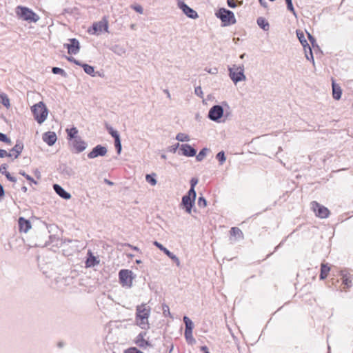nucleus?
<instances>
[{"mask_svg": "<svg viewBox=\"0 0 353 353\" xmlns=\"http://www.w3.org/2000/svg\"><path fill=\"white\" fill-rule=\"evenodd\" d=\"M8 157V153L5 150L0 149V158Z\"/></svg>", "mask_w": 353, "mask_h": 353, "instance_id": "obj_51", "label": "nucleus"}, {"mask_svg": "<svg viewBox=\"0 0 353 353\" xmlns=\"http://www.w3.org/2000/svg\"><path fill=\"white\" fill-rule=\"evenodd\" d=\"M229 71L230 77L235 83L245 79V76L244 75L243 73L244 68L243 66H238L234 65L232 68L229 69Z\"/></svg>", "mask_w": 353, "mask_h": 353, "instance_id": "obj_5", "label": "nucleus"}, {"mask_svg": "<svg viewBox=\"0 0 353 353\" xmlns=\"http://www.w3.org/2000/svg\"><path fill=\"white\" fill-rule=\"evenodd\" d=\"M132 8H133L136 12H139V13H141V14H142V13H143V8H142L141 6H139V5L134 6H133V7H132Z\"/></svg>", "mask_w": 353, "mask_h": 353, "instance_id": "obj_49", "label": "nucleus"}, {"mask_svg": "<svg viewBox=\"0 0 353 353\" xmlns=\"http://www.w3.org/2000/svg\"><path fill=\"white\" fill-rule=\"evenodd\" d=\"M257 23L262 29L265 30H267L269 28L268 22L263 17L258 18Z\"/></svg>", "mask_w": 353, "mask_h": 353, "instance_id": "obj_32", "label": "nucleus"}, {"mask_svg": "<svg viewBox=\"0 0 353 353\" xmlns=\"http://www.w3.org/2000/svg\"><path fill=\"white\" fill-rule=\"evenodd\" d=\"M123 353H143L135 347H130L124 350Z\"/></svg>", "mask_w": 353, "mask_h": 353, "instance_id": "obj_38", "label": "nucleus"}, {"mask_svg": "<svg viewBox=\"0 0 353 353\" xmlns=\"http://www.w3.org/2000/svg\"><path fill=\"white\" fill-rule=\"evenodd\" d=\"M176 139L179 141H188L190 140L188 135L183 133H179Z\"/></svg>", "mask_w": 353, "mask_h": 353, "instance_id": "obj_37", "label": "nucleus"}, {"mask_svg": "<svg viewBox=\"0 0 353 353\" xmlns=\"http://www.w3.org/2000/svg\"><path fill=\"white\" fill-rule=\"evenodd\" d=\"M288 10H290L294 15L296 14L292 0H285Z\"/></svg>", "mask_w": 353, "mask_h": 353, "instance_id": "obj_44", "label": "nucleus"}, {"mask_svg": "<svg viewBox=\"0 0 353 353\" xmlns=\"http://www.w3.org/2000/svg\"><path fill=\"white\" fill-rule=\"evenodd\" d=\"M32 112L39 123L44 121V105L42 101L32 107Z\"/></svg>", "mask_w": 353, "mask_h": 353, "instance_id": "obj_9", "label": "nucleus"}, {"mask_svg": "<svg viewBox=\"0 0 353 353\" xmlns=\"http://www.w3.org/2000/svg\"><path fill=\"white\" fill-rule=\"evenodd\" d=\"M45 117H47V113H46V112Z\"/></svg>", "mask_w": 353, "mask_h": 353, "instance_id": "obj_59", "label": "nucleus"}, {"mask_svg": "<svg viewBox=\"0 0 353 353\" xmlns=\"http://www.w3.org/2000/svg\"><path fill=\"white\" fill-rule=\"evenodd\" d=\"M197 183H198V179L196 178H192L190 181L191 188L188 192H189V194L192 195V197H194V198L196 197V192L194 190V187L197 184Z\"/></svg>", "mask_w": 353, "mask_h": 353, "instance_id": "obj_31", "label": "nucleus"}, {"mask_svg": "<svg viewBox=\"0 0 353 353\" xmlns=\"http://www.w3.org/2000/svg\"><path fill=\"white\" fill-rule=\"evenodd\" d=\"M183 11L185 14L192 19L197 17V13L196 11L188 7L187 5L183 4L182 6Z\"/></svg>", "mask_w": 353, "mask_h": 353, "instance_id": "obj_26", "label": "nucleus"}, {"mask_svg": "<svg viewBox=\"0 0 353 353\" xmlns=\"http://www.w3.org/2000/svg\"><path fill=\"white\" fill-rule=\"evenodd\" d=\"M7 168H8V165L6 164H3L2 165L1 167H0V172L3 174H5V172H8L7 171Z\"/></svg>", "mask_w": 353, "mask_h": 353, "instance_id": "obj_50", "label": "nucleus"}, {"mask_svg": "<svg viewBox=\"0 0 353 353\" xmlns=\"http://www.w3.org/2000/svg\"><path fill=\"white\" fill-rule=\"evenodd\" d=\"M114 143H115V147L117 149L118 153H120L121 150V145L120 139L115 140Z\"/></svg>", "mask_w": 353, "mask_h": 353, "instance_id": "obj_48", "label": "nucleus"}, {"mask_svg": "<svg viewBox=\"0 0 353 353\" xmlns=\"http://www.w3.org/2000/svg\"><path fill=\"white\" fill-rule=\"evenodd\" d=\"M146 336V332L139 333L134 339V343L141 348H146L147 347L152 346L149 341L145 339Z\"/></svg>", "mask_w": 353, "mask_h": 353, "instance_id": "obj_10", "label": "nucleus"}, {"mask_svg": "<svg viewBox=\"0 0 353 353\" xmlns=\"http://www.w3.org/2000/svg\"><path fill=\"white\" fill-rule=\"evenodd\" d=\"M15 12L19 19L28 23H35L40 19L31 9L22 6H18L15 8Z\"/></svg>", "mask_w": 353, "mask_h": 353, "instance_id": "obj_2", "label": "nucleus"}, {"mask_svg": "<svg viewBox=\"0 0 353 353\" xmlns=\"http://www.w3.org/2000/svg\"><path fill=\"white\" fill-rule=\"evenodd\" d=\"M332 97L336 100H339L341 97L342 90L339 85L336 84L334 82V79H332Z\"/></svg>", "mask_w": 353, "mask_h": 353, "instance_id": "obj_19", "label": "nucleus"}, {"mask_svg": "<svg viewBox=\"0 0 353 353\" xmlns=\"http://www.w3.org/2000/svg\"><path fill=\"white\" fill-rule=\"evenodd\" d=\"M120 283L123 287L130 288L132 285V272L129 270H121L119 272Z\"/></svg>", "mask_w": 353, "mask_h": 353, "instance_id": "obj_7", "label": "nucleus"}, {"mask_svg": "<svg viewBox=\"0 0 353 353\" xmlns=\"http://www.w3.org/2000/svg\"><path fill=\"white\" fill-rule=\"evenodd\" d=\"M197 203H198L199 207H200V208H205L207 206V201L202 196H200L199 198Z\"/></svg>", "mask_w": 353, "mask_h": 353, "instance_id": "obj_41", "label": "nucleus"}, {"mask_svg": "<svg viewBox=\"0 0 353 353\" xmlns=\"http://www.w3.org/2000/svg\"><path fill=\"white\" fill-rule=\"evenodd\" d=\"M0 141L5 142L6 143H10V139L7 137V136L1 132H0Z\"/></svg>", "mask_w": 353, "mask_h": 353, "instance_id": "obj_43", "label": "nucleus"}, {"mask_svg": "<svg viewBox=\"0 0 353 353\" xmlns=\"http://www.w3.org/2000/svg\"><path fill=\"white\" fill-rule=\"evenodd\" d=\"M201 350L203 351L204 353H210L208 348L206 346H201Z\"/></svg>", "mask_w": 353, "mask_h": 353, "instance_id": "obj_52", "label": "nucleus"}, {"mask_svg": "<svg viewBox=\"0 0 353 353\" xmlns=\"http://www.w3.org/2000/svg\"><path fill=\"white\" fill-rule=\"evenodd\" d=\"M183 321L185 325V330H192L194 328V324L192 322V321L188 317L184 316L183 317Z\"/></svg>", "mask_w": 353, "mask_h": 353, "instance_id": "obj_33", "label": "nucleus"}, {"mask_svg": "<svg viewBox=\"0 0 353 353\" xmlns=\"http://www.w3.org/2000/svg\"><path fill=\"white\" fill-rule=\"evenodd\" d=\"M223 114V108L220 105L213 106L209 111V118L213 121H217Z\"/></svg>", "mask_w": 353, "mask_h": 353, "instance_id": "obj_11", "label": "nucleus"}, {"mask_svg": "<svg viewBox=\"0 0 353 353\" xmlns=\"http://www.w3.org/2000/svg\"><path fill=\"white\" fill-rule=\"evenodd\" d=\"M3 195V189L2 185L0 184V197Z\"/></svg>", "mask_w": 353, "mask_h": 353, "instance_id": "obj_53", "label": "nucleus"}, {"mask_svg": "<svg viewBox=\"0 0 353 353\" xmlns=\"http://www.w3.org/2000/svg\"><path fill=\"white\" fill-rule=\"evenodd\" d=\"M216 16L221 19L224 26H230L236 23L234 13L225 8H220L216 13Z\"/></svg>", "mask_w": 353, "mask_h": 353, "instance_id": "obj_3", "label": "nucleus"}, {"mask_svg": "<svg viewBox=\"0 0 353 353\" xmlns=\"http://www.w3.org/2000/svg\"><path fill=\"white\" fill-rule=\"evenodd\" d=\"M230 234L233 236L238 237V238H243V234L242 231L236 227H233L230 230Z\"/></svg>", "mask_w": 353, "mask_h": 353, "instance_id": "obj_30", "label": "nucleus"}, {"mask_svg": "<svg viewBox=\"0 0 353 353\" xmlns=\"http://www.w3.org/2000/svg\"><path fill=\"white\" fill-rule=\"evenodd\" d=\"M64 46L68 49L69 54H76L79 52L80 49L79 42L76 39H70V43H66Z\"/></svg>", "mask_w": 353, "mask_h": 353, "instance_id": "obj_12", "label": "nucleus"}, {"mask_svg": "<svg viewBox=\"0 0 353 353\" xmlns=\"http://www.w3.org/2000/svg\"><path fill=\"white\" fill-rule=\"evenodd\" d=\"M23 150V145L21 144H16L14 148L9 152L8 157L17 158L21 154Z\"/></svg>", "mask_w": 353, "mask_h": 353, "instance_id": "obj_23", "label": "nucleus"}, {"mask_svg": "<svg viewBox=\"0 0 353 353\" xmlns=\"http://www.w3.org/2000/svg\"><path fill=\"white\" fill-rule=\"evenodd\" d=\"M163 312H168V310H165V309H163Z\"/></svg>", "mask_w": 353, "mask_h": 353, "instance_id": "obj_57", "label": "nucleus"}, {"mask_svg": "<svg viewBox=\"0 0 353 353\" xmlns=\"http://www.w3.org/2000/svg\"><path fill=\"white\" fill-rule=\"evenodd\" d=\"M340 276L342 281L340 286V290L341 292H347L352 285V275L347 270H341L340 272Z\"/></svg>", "mask_w": 353, "mask_h": 353, "instance_id": "obj_8", "label": "nucleus"}, {"mask_svg": "<svg viewBox=\"0 0 353 353\" xmlns=\"http://www.w3.org/2000/svg\"><path fill=\"white\" fill-rule=\"evenodd\" d=\"M21 174H22L23 176H24L26 179L29 181V183L30 185H32V183L37 185V182L34 180L31 176H30L29 175L26 174L25 172H20Z\"/></svg>", "mask_w": 353, "mask_h": 353, "instance_id": "obj_42", "label": "nucleus"}, {"mask_svg": "<svg viewBox=\"0 0 353 353\" xmlns=\"http://www.w3.org/2000/svg\"><path fill=\"white\" fill-rule=\"evenodd\" d=\"M109 132L114 138V141L120 139L118 132L114 130L112 128H110Z\"/></svg>", "mask_w": 353, "mask_h": 353, "instance_id": "obj_46", "label": "nucleus"}, {"mask_svg": "<svg viewBox=\"0 0 353 353\" xmlns=\"http://www.w3.org/2000/svg\"><path fill=\"white\" fill-rule=\"evenodd\" d=\"M107 150L105 147L98 145L88 154V157L90 159H94L98 156H104Z\"/></svg>", "mask_w": 353, "mask_h": 353, "instance_id": "obj_14", "label": "nucleus"}, {"mask_svg": "<svg viewBox=\"0 0 353 353\" xmlns=\"http://www.w3.org/2000/svg\"><path fill=\"white\" fill-rule=\"evenodd\" d=\"M4 175L6 176V178L9 181H10L12 182H16L17 181V179L15 177L12 176L9 172H5V174Z\"/></svg>", "mask_w": 353, "mask_h": 353, "instance_id": "obj_47", "label": "nucleus"}, {"mask_svg": "<svg viewBox=\"0 0 353 353\" xmlns=\"http://www.w3.org/2000/svg\"><path fill=\"white\" fill-rule=\"evenodd\" d=\"M89 257L88 258L85 264L87 267L94 266L95 265L99 264V261L97 259V258L92 254V253L89 251L88 252Z\"/></svg>", "mask_w": 353, "mask_h": 353, "instance_id": "obj_27", "label": "nucleus"}, {"mask_svg": "<svg viewBox=\"0 0 353 353\" xmlns=\"http://www.w3.org/2000/svg\"><path fill=\"white\" fill-rule=\"evenodd\" d=\"M163 312H168V310H165V309H163Z\"/></svg>", "mask_w": 353, "mask_h": 353, "instance_id": "obj_58", "label": "nucleus"}, {"mask_svg": "<svg viewBox=\"0 0 353 353\" xmlns=\"http://www.w3.org/2000/svg\"><path fill=\"white\" fill-rule=\"evenodd\" d=\"M216 159H218V161L220 162L221 164H223L225 161V157L224 152H223V151L219 152L216 154Z\"/></svg>", "mask_w": 353, "mask_h": 353, "instance_id": "obj_39", "label": "nucleus"}, {"mask_svg": "<svg viewBox=\"0 0 353 353\" xmlns=\"http://www.w3.org/2000/svg\"><path fill=\"white\" fill-rule=\"evenodd\" d=\"M330 271V266L327 263H322L321 265V273H320V279L324 280L325 279Z\"/></svg>", "mask_w": 353, "mask_h": 353, "instance_id": "obj_22", "label": "nucleus"}, {"mask_svg": "<svg viewBox=\"0 0 353 353\" xmlns=\"http://www.w3.org/2000/svg\"><path fill=\"white\" fill-rule=\"evenodd\" d=\"M182 154L186 157H194L196 155V150L188 144H182L180 148Z\"/></svg>", "mask_w": 353, "mask_h": 353, "instance_id": "obj_17", "label": "nucleus"}, {"mask_svg": "<svg viewBox=\"0 0 353 353\" xmlns=\"http://www.w3.org/2000/svg\"><path fill=\"white\" fill-rule=\"evenodd\" d=\"M54 190L57 194L65 199H69L71 197L70 194L65 192L60 185L57 184L54 185Z\"/></svg>", "mask_w": 353, "mask_h": 353, "instance_id": "obj_24", "label": "nucleus"}, {"mask_svg": "<svg viewBox=\"0 0 353 353\" xmlns=\"http://www.w3.org/2000/svg\"><path fill=\"white\" fill-rule=\"evenodd\" d=\"M154 245L157 247L159 250L163 251L168 257L171 259L175 260L179 263L178 258L174 255L172 252H170L167 248H165L162 244L159 243L158 241H154Z\"/></svg>", "mask_w": 353, "mask_h": 353, "instance_id": "obj_21", "label": "nucleus"}, {"mask_svg": "<svg viewBox=\"0 0 353 353\" xmlns=\"http://www.w3.org/2000/svg\"><path fill=\"white\" fill-rule=\"evenodd\" d=\"M260 3L261 5H263L264 6H265V5L263 3V0H259Z\"/></svg>", "mask_w": 353, "mask_h": 353, "instance_id": "obj_56", "label": "nucleus"}, {"mask_svg": "<svg viewBox=\"0 0 353 353\" xmlns=\"http://www.w3.org/2000/svg\"><path fill=\"white\" fill-rule=\"evenodd\" d=\"M296 35H297V37H298L299 41L302 44L305 51H306L307 49H308L309 51L311 52H312L311 48H310L307 40L305 38L303 32L300 30H296Z\"/></svg>", "mask_w": 353, "mask_h": 353, "instance_id": "obj_20", "label": "nucleus"}, {"mask_svg": "<svg viewBox=\"0 0 353 353\" xmlns=\"http://www.w3.org/2000/svg\"><path fill=\"white\" fill-rule=\"evenodd\" d=\"M228 5L230 8H235L238 6H241L243 3V1H238V0H227Z\"/></svg>", "mask_w": 353, "mask_h": 353, "instance_id": "obj_36", "label": "nucleus"}, {"mask_svg": "<svg viewBox=\"0 0 353 353\" xmlns=\"http://www.w3.org/2000/svg\"><path fill=\"white\" fill-rule=\"evenodd\" d=\"M108 20L106 17H104L101 21L95 22L92 25V28L88 30V32L92 34H99L103 31L108 32Z\"/></svg>", "mask_w": 353, "mask_h": 353, "instance_id": "obj_6", "label": "nucleus"}, {"mask_svg": "<svg viewBox=\"0 0 353 353\" xmlns=\"http://www.w3.org/2000/svg\"><path fill=\"white\" fill-rule=\"evenodd\" d=\"M68 60L70 62H73L76 65H81L83 68V70L85 71V72L87 73L88 74L92 75V76L94 75V67H92L88 64H86V63H80L79 61L76 60L73 57H68Z\"/></svg>", "mask_w": 353, "mask_h": 353, "instance_id": "obj_15", "label": "nucleus"}, {"mask_svg": "<svg viewBox=\"0 0 353 353\" xmlns=\"http://www.w3.org/2000/svg\"><path fill=\"white\" fill-rule=\"evenodd\" d=\"M72 147L77 152H81L85 149L86 143L80 138H77L72 141Z\"/></svg>", "mask_w": 353, "mask_h": 353, "instance_id": "obj_18", "label": "nucleus"}, {"mask_svg": "<svg viewBox=\"0 0 353 353\" xmlns=\"http://www.w3.org/2000/svg\"><path fill=\"white\" fill-rule=\"evenodd\" d=\"M52 72L54 74H59L61 75H64L65 74L63 69L57 67L52 68Z\"/></svg>", "mask_w": 353, "mask_h": 353, "instance_id": "obj_45", "label": "nucleus"}, {"mask_svg": "<svg viewBox=\"0 0 353 353\" xmlns=\"http://www.w3.org/2000/svg\"><path fill=\"white\" fill-rule=\"evenodd\" d=\"M206 151H207V149L205 148H203V150H201L200 151V152L199 153L198 155H196V160L199 161H201V160H203V159L205 157V154H206Z\"/></svg>", "mask_w": 353, "mask_h": 353, "instance_id": "obj_40", "label": "nucleus"}, {"mask_svg": "<svg viewBox=\"0 0 353 353\" xmlns=\"http://www.w3.org/2000/svg\"><path fill=\"white\" fill-rule=\"evenodd\" d=\"M307 36H308L309 39L311 41H313L314 40V38L312 37V35L310 33H307Z\"/></svg>", "mask_w": 353, "mask_h": 353, "instance_id": "obj_54", "label": "nucleus"}, {"mask_svg": "<svg viewBox=\"0 0 353 353\" xmlns=\"http://www.w3.org/2000/svg\"><path fill=\"white\" fill-rule=\"evenodd\" d=\"M196 197H192V195H185L182 198V204L185 207V210L188 213L190 214L192 212V207L194 203Z\"/></svg>", "mask_w": 353, "mask_h": 353, "instance_id": "obj_13", "label": "nucleus"}, {"mask_svg": "<svg viewBox=\"0 0 353 353\" xmlns=\"http://www.w3.org/2000/svg\"><path fill=\"white\" fill-rule=\"evenodd\" d=\"M184 335L188 344L193 345L195 343L196 341L193 336L192 330H185Z\"/></svg>", "mask_w": 353, "mask_h": 353, "instance_id": "obj_28", "label": "nucleus"}, {"mask_svg": "<svg viewBox=\"0 0 353 353\" xmlns=\"http://www.w3.org/2000/svg\"><path fill=\"white\" fill-rule=\"evenodd\" d=\"M66 132H67L68 137L69 139L74 138L78 133V130H77L76 128H72L70 129H67Z\"/></svg>", "mask_w": 353, "mask_h": 353, "instance_id": "obj_34", "label": "nucleus"}, {"mask_svg": "<svg viewBox=\"0 0 353 353\" xmlns=\"http://www.w3.org/2000/svg\"><path fill=\"white\" fill-rule=\"evenodd\" d=\"M151 309L146 304L137 305L136 307V325L141 329L147 330L150 327L148 318L150 315Z\"/></svg>", "mask_w": 353, "mask_h": 353, "instance_id": "obj_1", "label": "nucleus"}, {"mask_svg": "<svg viewBox=\"0 0 353 353\" xmlns=\"http://www.w3.org/2000/svg\"><path fill=\"white\" fill-rule=\"evenodd\" d=\"M156 176L155 174H147L145 176V180L148 183L151 184L152 185H155L157 184V180L154 179V176Z\"/></svg>", "mask_w": 353, "mask_h": 353, "instance_id": "obj_35", "label": "nucleus"}, {"mask_svg": "<svg viewBox=\"0 0 353 353\" xmlns=\"http://www.w3.org/2000/svg\"><path fill=\"white\" fill-rule=\"evenodd\" d=\"M0 101L6 108H9L10 106V99L8 95L5 93H0Z\"/></svg>", "mask_w": 353, "mask_h": 353, "instance_id": "obj_29", "label": "nucleus"}, {"mask_svg": "<svg viewBox=\"0 0 353 353\" xmlns=\"http://www.w3.org/2000/svg\"><path fill=\"white\" fill-rule=\"evenodd\" d=\"M57 137L54 132H48L46 133V142L49 145H52L57 141Z\"/></svg>", "mask_w": 353, "mask_h": 353, "instance_id": "obj_25", "label": "nucleus"}, {"mask_svg": "<svg viewBox=\"0 0 353 353\" xmlns=\"http://www.w3.org/2000/svg\"><path fill=\"white\" fill-rule=\"evenodd\" d=\"M131 247L134 250H139L137 247H132V246H131Z\"/></svg>", "mask_w": 353, "mask_h": 353, "instance_id": "obj_55", "label": "nucleus"}, {"mask_svg": "<svg viewBox=\"0 0 353 353\" xmlns=\"http://www.w3.org/2000/svg\"><path fill=\"white\" fill-rule=\"evenodd\" d=\"M19 223V230L20 232L26 233L31 228L30 222L24 219L23 217H20L18 220Z\"/></svg>", "mask_w": 353, "mask_h": 353, "instance_id": "obj_16", "label": "nucleus"}, {"mask_svg": "<svg viewBox=\"0 0 353 353\" xmlns=\"http://www.w3.org/2000/svg\"><path fill=\"white\" fill-rule=\"evenodd\" d=\"M310 208L316 216L320 219H326L330 214V211L326 207L321 205L317 201H312L310 203Z\"/></svg>", "mask_w": 353, "mask_h": 353, "instance_id": "obj_4", "label": "nucleus"}]
</instances>
